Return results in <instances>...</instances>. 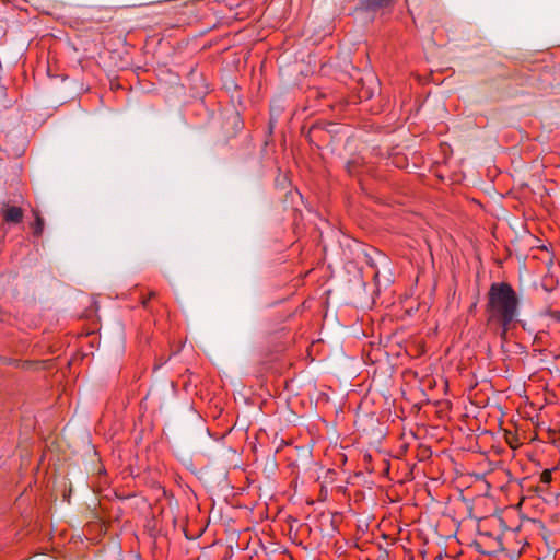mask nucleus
<instances>
[{
    "label": "nucleus",
    "mask_w": 560,
    "mask_h": 560,
    "mask_svg": "<svg viewBox=\"0 0 560 560\" xmlns=\"http://www.w3.org/2000/svg\"><path fill=\"white\" fill-rule=\"evenodd\" d=\"M22 209L15 206L9 207L4 212V220L7 222L19 223L22 220Z\"/></svg>",
    "instance_id": "3"
},
{
    "label": "nucleus",
    "mask_w": 560,
    "mask_h": 560,
    "mask_svg": "<svg viewBox=\"0 0 560 560\" xmlns=\"http://www.w3.org/2000/svg\"><path fill=\"white\" fill-rule=\"evenodd\" d=\"M153 296H155V292H154V291H151V292H150V296H149V299H150V298H153Z\"/></svg>",
    "instance_id": "8"
},
{
    "label": "nucleus",
    "mask_w": 560,
    "mask_h": 560,
    "mask_svg": "<svg viewBox=\"0 0 560 560\" xmlns=\"http://www.w3.org/2000/svg\"><path fill=\"white\" fill-rule=\"evenodd\" d=\"M520 298L508 282H493L487 294L486 313L489 323L498 324L503 334L518 316Z\"/></svg>",
    "instance_id": "1"
},
{
    "label": "nucleus",
    "mask_w": 560,
    "mask_h": 560,
    "mask_svg": "<svg viewBox=\"0 0 560 560\" xmlns=\"http://www.w3.org/2000/svg\"><path fill=\"white\" fill-rule=\"evenodd\" d=\"M44 230V220L39 214H36L35 223H34V234L40 235Z\"/></svg>",
    "instance_id": "4"
},
{
    "label": "nucleus",
    "mask_w": 560,
    "mask_h": 560,
    "mask_svg": "<svg viewBox=\"0 0 560 560\" xmlns=\"http://www.w3.org/2000/svg\"><path fill=\"white\" fill-rule=\"evenodd\" d=\"M550 316L556 319L557 322H560V312L559 311H551Z\"/></svg>",
    "instance_id": "6"
},
{
    "label": "nucleus",
    "mask_w": 560,
    "mask_h": 560,
    "mask_svg": "<svg viewBox=\"0 0 560 560\" xmlns=\"http://www.w3.org/2000/svg\"><path fill=\"white\" fill-rule=\"evenodd\" d=\"M540 481L546 485H549L552 481V475L550 469H545L540 474Z\"/></svg>",
    "instance_id": "5"
},
{
    "label": "nucleus",
    "mask_w": 560,
    "mask_h": 560,
    "mask_svg": "<svg viewBox=\"0 0 560 560\" xmlns=\"http://www.w3.org/2000/svg\"><path fill=\"white\" fill-rule=\"evenodd\" d=\"M149 299L142 301L143 306H147Z\"/></svg>",
    "instance_id": "7"
},
{
    "label": "nucleus",
    "mask_w": 560,
    "mask_h": 560,
    "mask_svg": "<svg viewBox=\"0 0 560 560\" xmlns=\"http://www.w3.org/2000/svg\"><path fill=\"white\" fill-rule=\"evenodd\" d=\"M91 19L94 20L93 18H91ZM95 20L98 22L105 21V19H95Z\"/></svg>",
    "instance_id": "9"
},
{
    "label": "nucleus",
    "mask_w": 560,
    "mask_h": 560,
    "mask_svg": "<svg viewBox=\"0 0 560 560\" xmlns=\"http://www.w3.org/2000/svg\"><path fill=\"white\" fill-rule=\"evenodd\" d=\"M396 0H361V7L365 11L376 12L381 9L389 8L395 4Z\"/></svg>",
    "instance_id": "2"
}]
</instances>
